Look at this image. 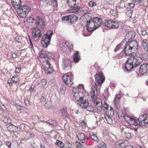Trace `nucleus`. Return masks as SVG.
I'll use <instances>...</instances> for the list:
<instances>
[{
  "label": "nucleus",
  "mask_w": 148,
  "mask_h": 148,
  "mask_svg": "<svg viewBox=\"0 0 148 148\" xmlns=\"http://www.w3.org/2000/svg\"><path fill=\"white\" fill-rule=\"evenodd\" d=\"M36 24L38 28H33L32 30V38L35 41L38 40H41V43L42 46L44 48H46L50 45L52 35L53 34L52 30H49L47 33L42 32L39 28L42 30L45 27L44 21L41 18L38 17L35 20Z\"/></svg>",
  "instance_id": "nucleus-1"
},
{
  "label": "nucleus",
  "mask_w": 148,
  "mask_h": 148,
  "mask_svg": "<svg viewBox=\"0 0 148 148\" xmlns=\"http://www.w3.org/2000/svg\"><path fill=\"white\" fill-rule=\"evenodd\" d=\"M97 84L95 82L92 86L90 92L91 99L94 106L99 112H101L102 110L104 111L105 110H108L106 111L105 115L112 116L114 114L113 108L110 106V109L109 110L108 108V106L105 102H104V104L103 105L101 99L97 98Z\"/></svg>",
  "instance_id": "nucleus-2"
},
{
  "label": "nucleus",
  "mask_w": 148,
  "mask_h": 148,
  "mask_svg": "<svg viewBox=\"0 0 148 148\" xmlns=\"http://www.w3.org/2000/svg\"><path fill=\"white\" fill-rule=\"evenodd\" d=\"M86 93L84 86L82 85H79L77 88L73 87V94L75 99L77 102L80 99H83V97Z\"/></svg>",
  "instance_id": "nucleus-3"
},
{
  "label": "nucleus",
  "mask_w": 148,
  "mask_h": 148,
  "mask_svg": "<svg viewBox=\"0 0 148 148\" xmlns=\"http://www.w3.org/2000/svg\"><path fill=\"white\" fill-rule=\"evenodd\" d=\"M128 45L127 46L125 47V49H127L126 50L125 52L127 53V54H132V52L134 50H138V46L137 42L135 40H131L130 42H128Z\"/></svg>",
  "instance_id": "nucleus-4"
},
{
  "label": "nucleus",
  "mask_w": 148,
  "mask_h": 148,
  "mask_svg": "<svg viewBox=\"0 0 148 148\" xmlns=\"http://www.w3.org/2000/svg\"><path fill=\"white\" fill-rule=\"evenodd\" d=\"M31 8L27 6H21L19 9H17V13L20 17L23 18L26 16L31 10Z\"/></svg>",
  "instance_id": "nucleus-5"
},
{
  "label": "nucleus",
  "mask_w": 148,
  "mask_h": 148,
  "mask_svg": "<svg viewBox=\"0 0 148 148\" xmlns=\"http://www.w3.org/2000/svg\"><path fill=\"white\" fill-rule=\"evenodd\" d=\"M73 75L71 72H69L64 75L62 77L64 82L68 86H71L74 84Z\"/></svg>",
  "instance_id": "nucleus-6"
},
{
  "label": "nucleus",
  "mask_w": 148,
  "mask_h": 148,
  "mask_svg": "<svg viewBox=\"0 0 148 148\" xmlns=\"http://www.w3.org/2000/svg\"><path fill=\"white\" fill-rule=\"evenodd\" d=\"M103 25L110 29H112L118 28L119 24L118 21L110 19L108 20L105 23H104Z\"/></svg>",
  "instance_id": "nucleus-7"
},
{
  "label": "nucleus",
  "mask_w": 148,
  "mask_h": 148,
  "mask_svg": "<svg viewBox=\"0 0 148 148\" xmlns=\"http://www.w3.org/2000/svg\"><path fill=\"white\" fill-rule=\"evenodd\" d=\"M79 11L83 14H88L90 12V11L88 8H82L80 7H79L76 9H69V10L68 11L70 13H78Z\"/></svg>",
  "instance_id": "nucleus-8"
},
{
  "label": "nucleus",
  "mask_w": 148,
  "mask_h": 148,
  "mask_svg": "<svg viewBox=\"0 0 148 148\" xmlns=\"http://www.w3.org/2000/svg\"><path fill=\"white\" fill-rule=\"evenodd\" d=\"M65 42L60 47V49L63 52H65L66 54H69L73 50V44L68 43Z\"/></svg>",
  "instance_id": "nucleus-9"
},
{
  "label": "nucleus",
  "mask_w": 148,
  "mask_h": 148,
  "mask_svg": "<svg viewBox=\"0 0 148 148\" xmlns=\"http://www.w3.org/2000/svg\"><path fill=\"white\" fill-rule=\"evenodd\" d=\"M124 118L125 120L130 125L135 126H137L139 125L138 121L130 115H125L124 116Z\"/></svg>",
  "instance_id": "nucleus-10"
},
{
  "label": "nucleus",
  "mask_w": 148,
  "mask_h": 148,
  "mask_svg": "<svg viewBox=\"0 0 148 148\" xmlns=\"http://www.w3.org/2000/svg\"><path fill=\"white\" fill-rule=\"evenodd\" d=\"M42 66L46 73L50 74L53 72V70L49 60H47L45 61L42 64Z\"/></svg>",
  "instance_id": "nucleus-11"
},
{
  "label": "nucleus",
  "mask_w": 148,
  "mask_h": 148,
  "mask_svg": "<svg viewBox=\"0 0 148 148\" xmlns=\"http://www.w3.org/2000/svg\"><path fill=\"white\" fill-rule=\"evenodd\" d=\"M95 79L96 82L100 86L104 82L105 78L102 73L97 72L95 75Z\"/></svg>",
  "instance_id": "nucleus-12"
},
{
  "label": "nucleus",
  "mask_w": 148,
  "mask_h": 148,
  "mask_svg": "<svg viewBox=\"0 0 148 148\" xmlns=\"http://www.w3.org/2000/svg\"><path fill=\"white\" fill-rule=\"evenodd\" d=\"M139 125L142 126L148 124V114H144L140 116L138 119Z\"/></svg>",
  "instance_id": "nucleus-13"
},
{
  "label": "nucleus",
  "mask_w": 148,
  "mask_h": 148,
  "mask_svg": "<svg viewBox=\"0 0 148 148\" xmlns=\"http://www.w3.org/2000/svg\"><path fill=\"white\" fill-rule=\"evenodd\" d=\"M93 19H91L89 21L87 22L86 27L88 31L90 32L97 29L95 25Z\"/></svg>",
  "instance_id": "nucleus-14"
},
{
  "label": "nucleus",
  "mask_w": 148,
  "mask_h": 148,
  "mask_svg": "<svg viewBox=\"0 0 148 148\" xmlns=\"http://www.w3.org/2000/svg\"><path fill=\"white\" fill-rule=\"evenodd\" d=\"M139 72L143 75H148V63L141 65L139 68Z\"/></svg>",
  "instance_id": "nucleus-15"
},
{
  "label": "nucleus",
  "mask_w": 148,
  "mask_h": 148,
  "mask_svg": "<svg viewBox=\"0 0 148 148\" xmlns=\"http://www.w3.org/2000/svg\"><path fill=\"white\" fill-rule=\"evenodd\" d=\"M62 65L63 69L64 70L70 69L72 66L71 62L69 60L66 59L63 60Z\"/></svg>",
  "instance_id": "nucleus-16"
},
{
  "label": "nucleus",
  "mask_w": 148,
  "mask_h": 148,
  "mask_svg": "<svg viewBox=\"0 0 148 148\" xmlns=\"http://www.w3.org/2000/svg\"><path fill=\"white\" fill-rule=\"evenodd\" d=\"M132 62L130 58H129L126 62L125 65V69L127 71L131 70L134 68L135 66Z\"/></svg>",
  "instance_id": "nucleus-17"
},
{
  "label": "nucleus",
  "mask_w": 148,
  "mask_h": 148,
  "mask_svg": "<svg viewBox=\"0 0 148 148\" xmlns=\"http://www.w3.org/2000/svg\"><path fill=\"white\" fill-rule=\"evenodd\" d=\"M43 1H45L46 6L51 5L53 10H55L57 6V0H43Z\"/></svg>",
  "instance_id": "nucleus-18"
},
{
  "label": "nucleus",
  "mask_w": 148,
  "mask_h": 148,
  "mask_svg": "<svg viewBox=\"0 0 148 148\" xmlns=\"http://www.w3.org/2000/svg\"><path fill=\"white\" fill-rule=\"evenodd\" d=\"M129 58L136 67L137 66H139L143 61V59L141 58V57L133 58V57H130Z\"/></svg>",
  "instance_id": "nucleus-19"
},
{
  "label": "nucleus",
  "mask_w": 148,
  "mask_h": 148,
  "mask_svg": "<svg viewBox=\"0 0 148 148\" xmlns=\"http://www.w3.org/2000/svg\"><path fill=\"white\" fill-rule=\"evenodd\" d=\"M127 144V142L126 141L120 140L116 142L115 147L116 148H125Z\"/></svg>",
  "instance_id": "nucleus-20"
},
{
  "label": "nucleus",
  "mask_w": 148,
  "mask_h": 148,
  "mask_svg": "<svg viewBox=\"0 0 148 148\" xmlns=\"http://www.w3.org/2000/svg\"><path fill=\"white\" fill-rule=\"evenodd\" d=\"M128 7L126 4L123 3H121L118 4L116 8L118 12H121L125 10V8H128Z\"/></svg>",
  "instance_id": "nucleus-21"
},
{
  "label": "nucleus",
  "mask_w": 148,
  "mask_h": 148,
  "mask_svg": "<svg viewBox=\"0 0 148 148\" xmlns=\"http://www.w3.org/2000/svg\"><path fill=\"white\" fill-rule=\"evenodd\" d=\"M69 6L72 9H76L78 7V3H77L76 0H66Z\"/></svg>",
  "instance_id": "nucleus-22"
},
{
  "label": "nucleus",
  "mask_w": 148,
  "mask_h": 148,
  "mask_svg": "<svg viewBox=\"0 0 148 148\" xmlns=\"http://www.w3.org/2000/svg\"><path fill=\"white\" fill-rule=\"evenodd\" d=\"M135 36V34L134 31H130L126 34L125 38L127 40L128 42H130L134 38Z\"/></svg>",
  "instance_id": "nucleus-23"
},
{
  "label": "nucleus",
  "mask_w": 148,
  "mask_h": 148,
  "mask_svg": "<svg viewBox=\"0 0 148 148\" xmlns=\"http://www.w3.org/2000/svg\"><path fill=\"white\" fill-rule=\"evenodd\" d=\"M77 103L80 107L84 109H86L88 105V102L85 100H83V99L78 101L77 102Z\"/></svg>",
  "instance_id": "nucleus-24"
},
{
  "label": "nucleus",
  "mask_w": 148,
  "mask_h": 148,
  "mask_svg": "<svg viewBox=\"0 0 148 148\" xmlns=\"http://www.w3.org/2000/svg\"><path fill=\"white\" fill-rule=\"evenodd\" d=\"M21 0H11L12 5L16 10L21 8Z\"/></svg>",
  "instance_id": "nucleus-25"
},
{
  "label": "nucleus",
  "mask_w": 148,
  "mask_h": 148,
  "mask_svg": "<svg viewBox=\"0 0 148 148\" xmlns=\"http://www.w3.org/2000/svg\"><path fill=\"white\" fill-rule=\"evenodd\" d=\"M96 28H98L100 27L102 23V20L100 18L95 17L93 18Z\"/></svg>",
  "instance_id": "nucleus-26"
},
{
  "label": "nucleus",
  "mask_w": 148,
  "mask_h": 148,
  "mask_svg": "<svg viewBox=\"0 0 148 148\" xmlns=\"http://www.w3.org/2000/svg\"><path fill=\"white\" fill-rule=\"evenodd\" d=\"M126 56H130V57H133V58H137L138 57H141V58H143V57H142V55L138 53V50H135L132 52V54L130 55H126Z\"/></svg>",
  "instance_id": "nucleus-27"
},
{
  "label": "nucleus",
  "mask_w": 148,
  "mask_h": 148,
  "mask_svg": "<svg viewBox=\"0 0 148 148\" xmlns=\"http://www.w3.org/2000/svg\"><path fill=\"white\" fill-rule=\"evenodd\" d=\"M60 113L64 118H69V115L67 112L66 108H64L60 110Z\"/></svg>",
  "instance_id": "nucleus-28"
},
{
  "label": "nucleus",
  "mask_w": 148,
  "mask_h": 148,
  "mask_svg": "<svg viewBox=\"0 0 148 148\" xmlns=\"http://www.w3.org/2000/svg\"><path fill=\"white\" fill-rule=\"evenodd\" d=\"M40 100L42 105L44 106L46 108H49L50 107V105L49 104L50 102L49 101L46 102V99L44 98L43 96H41L40 98Z\"/></svg>",
  "instance_id": "nucleus-29"
},
{
  "label": "nucleus",
  "mask_w": 148,
  "mask_h": 148,
  "mask_svg": "<svg viewBox=\"0 0 148 148\" xmlns=\"http://www.w3.org/2000/svg\"><path fill=\"white\" fill-rule=\"evenodd\" d=\"M148 42L147 40H143L142 42V46L145 51V53H148Z\"/></svg>",
  "instance_id": "nucleus-30"
},
{
  "label": "nucleus",
  "mask_w": 148,
  "mask_h": 148,
  "mask_svg": "<svg viewBox=\"0 0 148 148\" xmlns=\"http://www.w3.org/2000/svg\"><path fill=\"white\" fill-rule=\"evenodd\" d=\"M79 140L82 143H85V136L84 133H79L77 136Z\"/></svg>",
  "instance_id": "nucleus-31"
},
{
  "label": "nucleus",
  "mask_w": 148,
  "mask_h": 148,
  "mask_svg": "<svg viewBox=\"0 0 148 148\" xmlns=\"http://www.w3.org/2000/svg\"><path fill=\"white\" fill-rule=\"evenodd\" d=\"M73 61L75 63H78L80 60V57L78 51H76L73 56Z\"/></svg>",
  "instance_id": "nucleus-32"
},
{
  "label": "nucleus",
  "mask_w": 148,
  "mask_h": 148,
  "mask_svg": "<svg viewBox=\"0 0 148 148\" xmlns=\"http://www.w3.org/2000/svg\"><path fill=\"white\" fill-rule=\"evenodd\" d=\"M69 23H71L76 21L78 19L77 17L74 14L69 15Z\"/></svg>",
  "instance_id": "nucleus-33"
},
{
  "label": "nucleus",
  "mask_w": 148,
  "mask_h": 148,
  "mask_svg": "<svg viewBox=\"0 0 148 148\" xmlns=\"http://www.w3.org/2000/svg\"><path fill=\"white\" fill-rule=\"evenodd\" d=\"M128 42L127 41V40L126 39H125V38L123 40H122V41L121 42V44H122L123 45V47L124 49V52L125 54V55H128V54H127V53H126V52H125L126 49H125V47H126L128 45ZM126 50H127L126 49Z\"/></svg>",
  "instance_id": "nucleus-34"
},
{
  "label": "nucleus",
  "mask_w": 148,
  "mask_h": 148,
  "mask_svg": "<svg viewBox=\"0 0 148 148\" xmlns=\"http://www.w3.org/2000/svg\"><path fill=\"white\" fill-rule=\"evenodd\" d=\"M128 42L127 41V40L126 39H125V38L123 40H122V41L121 42V44H122L123 45V47L124 49V52L125 54V55H128V54H127V53H126V52H125L126 49H125V47H126L128 45ZM126 50H127L126 49Z\"/></svg>",
  "instance_id": "nucleus-35"
},
{
  "label": "nucleus",
  "mask_w": 148,
  "mask_h": 148,
  "mask_svg": "<svg viewBox=\"0 0 148 148\" xmlns=\"http://www.w3.org/2000/svg\"><path fill=\"white\" fill-rule=\"evenodd\" d=\"M120 101H114L115 106L116 108V110L117 113L119 112V110L121 108L120 104Z\"/></svg>",
  "instance_id": "nucleus-36"
},
{
  "label": "nucleus",
  "mask_w": 148,
  "mask_h": 148,
  "mask_svg": "<svg viewBox=\"0 0 148 148\" xmlns=\"http://www.w3.org/2000/svg\"><path fill=\"white\" fill-rule=\"evenodd\" d=\"M75 145L77 147H79V148H84L85 147H86V145H88L85 143H83V144H82L78 142H76L75 143Z\"/></svg>",
  "instance_id": "nucleus-37"
},
{
  "label": "nucleus",
  "mask_w": 148,
  "mask_h": 148,
  "mask_svg": "<svg viewBox=\"0 0 148 148\" xmlns=\"http://www.w3.org/2000/svg\"><path fill=\"white\" fill-rule=\"evenodd\" d=\"M111 117L112 116L105 115V118L108 124H110L112 123V120Z\"/></svg>",
  "instance_id": "nucleus-38"
},
{
  "label": "nucleus",
  "mask_w": 148,
  "mask_h": 148,
  "mask_svg": "<svg viewBox=\"0 0 148 148\" xmlns=\"http://www.w3.org/2000/svg\"><path fill=\"white\" fill-rule=\"evenodd\" d=\"M90 135L91 138L92 140L97 143L99 142V140L98 139L96 134H93L92 135H91L90 133Z\"/></svg>",
  "instance_id": "nucleus-39"
},
{
  "label": "nucleus",
  "mask_w": 148,
  "mask_h": 148,
  "mask_svg": "<svg viewBox=\"0 0 148 148\" xmlns=\"http://www.w3.org/2000/svg\"><path fill=\"white\" fill-rule=\"evenodd\" d=\"M19 76L17 75H14L12 78V80L13 81V83H17L19 80Z\"/></svg>",
  "instance_id": "nucleus-40"
},
{
  "label": "nucleus",
  "mask_w": 148,
  "mask_h": 148,
  "mask_svg": "<svg viewBox=\"0 0 148 148\" xmlns=\"http://www.w3.org/2000/svg\"><path fill=\"white\" fill-rule=\"evenodd\" d=\"M16 42L18 43H21L22 41V37L19 36H16L15 38Z\"/></svg>",
  "instance_id": "nucleus-41"
},
{
  "label": "nucleus",
  "mask_w": 148,
  "mask_h": 148,
  "mask_svg": "<svg viewBox=\"0 0 148 148\" xmlns=\"http://www.w3.org/2000/svg\"><path fill=\"white\" fill-rule=\"evenodd\" d=\"M55 144L58 145L59 147L61 148H63L64 146V145L63 143L61 141L57 140L56 143Z\"/></svg>",
  "instance_id": "nucleus-42"
},
{
  "label": "nucleus",
  "mask_w": 148,
  "mask_h": 148,
  "mask_svg": "<svg viewBox=\"0 0 148 148\" xmlns=\"http://www.w3.org/2000/svg\"><path fill=\"white\" fill-rule=\"evenodd\" d=\"M39 56L40 58H45L47 57V54L44 51H42L40 52Z\"/></svg>",
  "instance_id": "nucleus-43"
},
{
  "label": "nucleus",
  "mask_w": 148,
  "mask_h": 148,
  "mask_svg": "<svg viewBox=\"0 0 148 148\" xmlns=\"http://www.w3.org/2000/svg\"><path fill=\"white\" fill-rule=\"evenodd\" d=\"M62 21L64 23H66L68 22L69 23V15L65 16H63L62 18Z\"/></svg>",
  "instance_id": "nucleus-44"
},
{
  "label": "nucleus",
  "mask_w": 148,
  "mask_h": 148,
  "mask_svg": "<svg viewBox=\"0 0 148 148\" xmlns=\"http://www.w3.org/2000/svg\"><path fill=\"white\" fill-rule=\"evenodd\" d=\"M3 121L5 123H10L12 122L10 119L7 116L5 117L3 119Z\"/></svg>",
  "instance_id": "nucleus-45"
},
{
  "label": "nucleus",
  "mask_w": 148,
  "mask_h": 148,
  "mask_svg": "<svg viewBox=\"0 0 148 148\" xmlns=\"http://www.w3.org/2000/svg\"><path fill=\"white\" fill-rule=\"evenodd\" d=\"M95 148H106V144L104 142H101Z\"/></svg>",
  "instance_id": "nucleus-46"
},
{
  "label": "nucleus",
  "mask_w": 148,
  "mask_h": 148,
  "mask_svg": "<svg viewBox=\"0 0 148 148\" xmlns=\"http://www.w3.org/2000/svg\"><path fill=\"white\" fill-rule=\"evenodd\" d=\"M45 123H49V124L51 125H54L56 123V121L54 120H49L47 121H44Z\"/></svg>",
  "instance_id": "nucleus-47"
},
{
  "label": "nucleus",
  "mask_w": 148,
  "mask_h": 148,
  "mask_svg": "<svg viewBox=\"0 0 148 148\" xmlns=\"http://www.w3.org/2000/svg\"><path fill=\"white\" fill-rule=\"evenodd\" d=\"M88 111L92 112L94 110L95 108L92 106H88L86 108Z\"/></svg>",
  "instance_id": "nucleus-48"
},
{
  "label": "nucleus",
  "mask_w": 148,
  "mask_h": 148,
  "mask_svg": "<svg viewBox=\"0 0 148 148\" xmlns=\"http://www.w3.org/2000/svg\"><path fill=\"white\" fill-rule=\"evenodd\" d=\"M66 89V88L65 86L62 85L60 88V90L62 93H64Z\"/></svg>",
  "instance_id": "nucleus-49"
},
{
  "label": "nucleus",
  "mask_w": 148,
  "mask_h": 148,
  "mask_svg": "<svg viewBox=\"0 0 148 148\" xmlns=\"http://www.w3.org/2000/svg\"><path fill=\"white\" fill-rule=\"evenodd\" d=\"M121 96L120 94H118L116 95L114 101H120V99Z\"/></svg>",
  "instance_id": "nucleus-50"
},
{
  "label": "nucleus",
  "mask_w": 148,
  "mask_h": 148,
  "mask_svg": "<svg viewBox=\"0 0 148 148\" xmlns=\"http://www.w3.org/2000/svg\"><path fill=\"white\" fill-rule=\"evenodd\" d=\"M125 136L128 139H130L132 138L131 134L129 132L125 133Z\"/></svg>",
  "instance_id": "nucleus-51"
},
{
  "label": "nucleus",
  "mask_w": 148,
  "mask_h": 148,
  "mask_svg": "<svg viewBox=\"0 0 148 148\" xmlns=\"http://www.w3.org/2000/svg\"><path fill=\"white\" fill-rule=\"evenodd\" d=\"M88 4L90 7H93L97 5L96 3L93 1H90Z\"/></svg>",
  "instance_id": "nucleus-52"
},
{
  "label": "nucleus",
  "mask_w": 148,
  "mask_h": 148,
  "mask_svg": "<svg viewBox=\"0 0 148 148\" xmlns=\"http://www.w3.org/2000/svg\"><path fill=\"white\" fill-rule=\"evenodd\" d=\"M72 144L68 142L65 143L64 145L65 147L68 148H71L72 147Z\"/></svg>",
  "instance_id": "nucleus-53"
},
{
  "label": "nucleus",
  "mask_w": 148,
  "mask_h": 148,
  "mask_svg": "<svg viewBox=\"0 0 148 148\" xmlns=\"http://www.w3.org/2000/svg\"><path fill=\"white\" fill-rule=\"evenodd\" d=\"M12 128V130H11L12 131H13L14 132H16L18 130V127H16V126L14 125H12L11 126Z\"/></svg>",
  "instance_id": "nucleus-54"
},
{
  "label": "nucleus",
  "mask_w": 148,
  "mask_h": 148,
  "mask_svg": "<svg viewBox=\"0 0 148 148\" xmlns=\"http://www.w3.org/2000/svg\"><path fill=\"white\" fill-rule=\"evenodd\" d=\"M47 83V80L45 79H43L40 82V84H41V85L42 86L45 85Z\"/></svg>",
  "instance_id": "nucleus-55"
},
{
  "label": "nucleus",
  "mask_w": 148,
  "mask_h": 148,
  "mask_svg": "<svg viewBox=\"0 0 148 148\" xmlns=\"http://www.w3.org/2000/svg\"><path fill=\"white\" fill-rule=\"evenodd\" d=\"M132 11L131 10H128L126 12V14L127 15H129V17H131L132 14Z\"/></svg>",
  "instance_id": "nucleus-56"
},
{
  "label": "nucleus",
  "mask_w": 148,
  "mask_h": 148,
  "mask_svg": "<svg viewBox=\"0 0 148 148\" xmlns=\"http://www.w3.org/2000/svg\"><path fill=\"white\" fill-rule=\"evenodd\" d=\"M110 13L113 16H115L117 14V12L116 11L113 10H111Z\"/></svg>",
  "instance_id": "nucleus-57"
},
{
  "label": "nucleus",
  "mask_w": 148,
  "mask_h": 148,
  "mask_svg": "<svg viewBox=\"0 0 148 148\" xmlns=\"http://www.w3.org/2000/svg\"><path fill=\"white\" fill-rule=\"evenodd\" d=\"M24 101L25 104L26 106H28L29 105V102L27 98L25 99Z\"/></svg>",
  "instance_id": "nucleus-58"
},
{
  "label": "nucleus",
  "mask_w": 148,
  "mask_h": 148,
  "mask_svg": "<svg viewBox=\"0 0 148 148\" xmlns=\"http://www.w3.org/2000/svg\"><path fill=\"white\" fill-rule=\"evenodd\" d=\"M34 88V86L32 85L31 86L30 88L29 91V92L31 93L33 92Z\"/></svg>",
  "instance_id": "nucleus-59"
},
{
  "label": "nucleus",
  "mask_w": 148,
  "mask_h": 148,
  "mask_svg": "<svg viewBox=\"0 0 148 148\" xmlns=\"http://www.w3.org/2000/svg\"><path fill=\"white\" fill-rule=\"evenodd\" d=\"M40 76V74L38 72H36V73L34 74V77L36 78H38Z\"/></svg>",
  "instance_id": "nucleus-60"
},
{
  "label": "nucleus",
  "mask_w": 148,
  "mask_h": 148,
  "mask_svg": "<svg viewBox=\"0 0 148 148\" xmlns=\"http://www.w3.org/2000/svg\"><path fill=\"white\" fill-rule=\"evenodd\" d=\"M128 6L130 8H134V3H127Z\"/></svg>",
  "instance_id": "nucleus-61"
},
{
  "label": "nucleus",
  "mask_w": 148,
  "mask_h": 148,
  "mask_svg": "<svg viewBox=\"0 0 148 148\" xmlns=\"http://www.w3.org/2000/svg\"><path fill=\"white\" fill-rule=\"evenodd\" d=\"M5 145L8 148H12L11 147V143L9 141H7L6 142Z\"/></svg>",
  "instance_id": "nucleus-62"
},
{
  "label": "nucleus",
  "mask_w": 148,
  "mask_h": 148,
  "mask_svg": "<svg viewBox=\"0 0 148 148\" xmlns=\"http://www.w3.org/2000/svg\"><path fill=\"white\" fill-rule=\"evenodd\" d=\"M8 83L10 85H12L13 83L12 79H8Z\"/></svg>",
  "instance_id": "nucleus-63"
},
{
  "label": "nucleus",
  "mask_w": 148,
  "mask_h": 148,
  "mask_svg": "<svg viewBox=\"0 0 148 148\" xmlns=\"http://www.w3.org/2000/svg\"><path fill=\"white\" fill-rule=\"evenodd\" d=\"M21 69L20 67H18L16 68L15 69V72L16 73H19L20 72Z\"/></svg>",
  "instance_id": "nucleus-64"
}]
</instances>
